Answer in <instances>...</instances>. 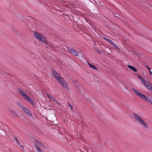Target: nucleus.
<instances>
[{"label": "nucleus", "mask_w": 152, "mask_h": 152, "mask_svg": "<svg viewBox=\"0 0 152 152\" xmlns=\"http://www.w3.org/2000/svg\"><path fill=\"white\" fill-rule=\"evenodd\" d=\"M149 72H150V74L151 75H152V72H151V69L149 70Z\"/></svg>", "instance_id": "412c9836"}, {"label": "nucleus", "mask_w": 152, "mask_h": 152, "mask_svg": "<svg viewBox=\"0 0 152 152\" xmlns=\"http://www.w3.org/2000/svg\"><path fill=\"white\" fill-rule=\"evenodd\" d=\"M67 48V49H68L69 52L70 53H71L72 54L74 51V50H75L73 48H71L68 47V48Z\"/></svg>", "instance_id": "4468645a"}, {"label": "nucleus", "mask_w": 152, "mask_h": 152, "mask_svg": "<svg viewBox=\"0 0 152 152\" xmlns=\"http://www.w3.org/2000/svg\"><path fill=\"white\" fill-rule=\"evenodd\" d=\"M138 78L147 88L148 90H152V84L148 81H145L143 78L140 76H138Z\"/></svg>", "instance_id": "39448f33"}, {"label": "nucleus", "mask_w": 152, "mask_h": 152, "mask_svg": "<svg viewBox=\"0 0 152 152\" xmlns=\"http://www.w3.org/2000/svg\"><path fill=\"white\" fill-rule=\"evenodd\" d=\"M88 64L89 66L91 67V68H92L93 69H94L97 70V68L96 67V66L94 65H92L89 63H88Z\"/></svg>", "instance_id": "ddd939ff"}, {"label": "nucleus", "mask_w": 152, "mask_h": 152, "mask_svg": "<svg viewBox=\"0 0 152 152\" xmlns=\"http://www.w3.org/2000/svg\"><path fill=\"white\" fill-rule=\"evenodd\" d=\"M104 38L106 40L109 42V43L111 44L113 46H115V43L111 40L110 39H107L105 37H104Z\"/></svg>", "instance_id": "9b49d317"}, {"label": "nucleus", "mask_w": 152, "mask_h": 152, "mask_svg": "<svg viewBox=\"0 0 152 152\" xmlns=\"http://www.w3.org/2000/svg\"><path fill=\"white\" fill-rule=\"evenodd\" d=\"M52 73L54 77L61 84L63 87L65 88H68V85L66 81L61 77L60 74L57 73L55 70L53 69Z\"/></svg>", "instance_id": "f257e3e1"}, {"label": "nucleus", "mask_w": 152, "mask_h": 152, "mask_svg": "<svg viewBox=\"0 0 152 152\" xmlns=\"http://www.w3.org/2000/svg\"><path fill=\"white\" fill-rule=\"evenodd\" d=\"M22 110H23V112L27 114L30 117H32V114L30 110L27 107H24Z\"/></svg>", "instance_id": "0eeeda50"}, {"label": "nucleus", "mask_w": 152, "mask_h": 152, "mask_svg": "<svg viewBox=\"0 0 152 152\" xmlns=\"http://www.w3.org/2000/svg\"><path fill=\"white\" fill-rule=\"evenodd\" d=\"M35 146L38 152H43L41 149H45L46 145L45 144H43L40 142L38 141L35 144Z\"/></svg>", "instance_id": "423d86ee"}, {"label": "nucleus", "mask_w": 152, "mask_h": 152, "mask_svg": "<svg viewBox=\"0 0 152 152\" xmlns=\"http://www.w3.org/2000/svg\"><path fill=\"white\" fill-rule=\"evenodd\" d=\"M127 66L128 67L132 69L134 72H137V69L133 66H132L130 65H128Z\"/></svg>", "instance_id": "f8f14e48"}, {"label": "nucleus", "mask_w": 152, "mask_h": 152, "mask_svg": "<svg viewBox=\"0 0 152 152\" xmlns=\"http://www.w3.org/2000/svg\"><path fill=\"white\" fill-rule=\"evenodd\" d=\"M19 145L21 147V148L22 149H23V148H24V147H23V146H22V145Z\"/></svg>", "instance_id": "5701e85b"}, {"label": "nucleus", "mask_w": 152, "mask_h": 152, "mask_svg": "<svg viewBox=\"0 0 152 152\" xmlns=\"http://www.w3.org/2000/svg\"><path fill=\"white\" fill-rule=\"evenodd\" d=\"M72 54L75 56H79L78 52L75 50L74 51Z\"/></svg>", "instance_id": "f3484780"}, {"label": "nucleus", "mask_w": 152, "mask_h": 152, "mask_svg": "<svg viewBox=\"0 0 152 152\" xmlns=\"http://www.w3.org/2000/svg\"><path fill=\"white\" fill-rule=\"evenodd\" d=\"M47 96L51 100L53 101L56 103L58 104V102L50 94H47Z\"/></svg>", "instance_id": "1a4fd4ad"}, {"label": "nucleus", "mask_w": 152, "mask_h": 152, "mask_svg": "<svg viewBox=\"0 0 152 152\" xmlns=\"http://www.w3.org/2000/svg\"><path fill=\"white\" fill-rule=\"evenodd\" d=\"M133 115L134 118L142 125L144 128H148L147 124L145 122L138 114L136 113H134Z\"/></svg>", "instance_id": "7ed1b4c3"}, {"label": "nucleus", "mask_w": 152, "mask_h": 152, "mask_svg": "<svg viewBox=\"0 0 152 152\" xmlns=\"http://www.w3.org/2000/svg\"><path fill=\"white\" fill-rule=\"evenodd\" d=\"M24 98L30 102L31 104H34V102L33 100L30 98L28 97L27 95H26Z\"/></svg>", "instance_id": "9d476101"}, {"label": "nucleus", "mask_w": 152, "mask_h": 152, "mask_svg": "<svg viewBox=\"0 0 152 152\" xmlns=\"http://www.w3.org/2000/svg\"><path fill=\"white\" fill-rule=\"evenodd\" d=\"M10 114L12 115H16V113L12 110H10Z\"/></svg>", "instance_id": "a211bd4d"}, {"label": "nucleus", "mask_w": 152, "mask_h": 152, "mask_svg": "<svg viewBox=\"0 0 152 152\" xmlns=\"http://www.w3.org/2000/svg\"><path fill=\"white\" fill-rule=\"evenodd\" d=\"M34 34L35 37L39 40L45 43L47 45H48V42L46 38L43 35L36 32H34Z\"/></svg>", "instance_id": "20e7f679"}, {"label": "nucleus", "mask_w": 152, "mask_h": 152, "mask_svg": "<svg viewBox=\"0 0 152 152\" xmlns=\"http://www.w3.org/2000/svg\"><path fill=\"white\" fill-rule=\"evenodd\" d=\"M132 90L141 99L146 102H150L151 104L152 105V98H151L149 99L145 95L139 92L135 89L133 88Z\"/></svg>", "instance_id": "f03ea898"}, {"label": "nucleus", "mask_w": 152, "mask_h": 152, "mask_svg": "<svg viewBox=\"0 0 152 152\" xmlns=\"http://www.w3.org/2000/svg\"><path fill=\"white\" fill-rule=\"evenodd\" d=\"M146 67L149 70L151 69L147 65L146 66Z\"/></svg>", "instance_id": "4be33fe9"}, {"label": "nucleus", "mask_w": 152, "mask_h": 152, "mask_svg": "<svg viewBox=\"0 0 152 152\" xmlns=\"http://www.w3.org/2000/svg\"><path fill=\"white\" fill-rule=\"evenodd\" d=\"M68 105H69V107H70V108H71V110H72L73 107L71 105V104H70L69 102H68Z\"/></svg>", "instance_id": "6ab92c4d"}, {"label": "nucleus", "mask_w": 152, "mask_h": 152, "mask_svg": "<svg viewBox=\"0 0 152 152\" xmlns=\"http://www.w3.org/2000/svg\"><path fill=\"white\" fill-rule=\"evenodd\" d=\"M67 48V49H68L69 52L70 53H71L72 54L74 51V50H75L73 48H71L68 47V48Z\"/></svg>", "instance_id": "2eb2a0df"}, {"label": "nucleus", "mask_w": 152, "mask_h": 152, "mask_svg": "<svg viewBox=\"0 0 152 152\" xmlns=\"http://www.w3.org/2000/svg\"><path fill=\"white\" fill-rule=\"evenodd\" d=\"M18 92L23 96V97L24 98L26 96V94L25 92L21 89L19 88L18 89Z\"/></svg>", "instance_id": "6e6552de"}, {"label": "nucleus", "mask_w": 152, "mask_h": 152, "mask_svg": "<svg viewBox=\"0 0 152 152\" xmlns=\"http://www.w3.org/2000/svg\"><path fill=\"white\" fill-rule=\"evenodd\" d=\"M114 46L116 48H118V47L117 46H116L115 45V46Z\"/></svg>", "instance_id": "b1692460"}, {"label": "nucleus", "mask_w": 152, "mask_h": 152, "mask_svg": "<svg viewBox=\"0 0 152 152\" xmlns=\"http://www.w3.org/2000/svg\"><path fill=\"white\" fill-rule=\"evenodd\" d=\"M17 104L19 107L22 108V109L24 107L23 104L19 102H17Z\"/></svg>", "instance_id": "dca6fc26"}, {"label": "nucleus", "mask_w": 152, "mask_h": 152, "mask_svg": "<svg viewBox=\"0 0 152 152\" xmlns=\"http://www.w3.org/2000/svg\"><path fill=\"white\" fill-rule=\"evenodd\" d=\"M15 140L17 144H20L19 142H18V140H17V139H15Z\"/></svg>", "instance_id": "aec40b11"}]
</instances>
